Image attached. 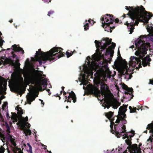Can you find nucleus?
<instances>
[{
  "label": "nucleus",
  "mask_w": 153,
  "mask_h": 153,
  "mask_svg": "<svg viewBox=\"0 0 153 153\" xmlns=\"http://www.w3.org/2000/svg\"><path fill=\"white\" fill-rule=\"evenodd\" d=\"M125 7V8L129 10L127 14L129 18L132 20L131 22L127 21L124 23L125 25H127L128 31L130 32L131 34L133 32L134 25H137L139 22H142L147 23L150 17V14L148 13L145 11L144 8L142 6L140 7L137 6L136 7Z\"/></svg>",
  "instance_id": "7ed1b4c3"
},
{
  "label": "nucleus",
  "mask_w": 153,
  "mask_h": 153,
  "mask_svg": "<svg viewBox=\"0 0 153 153\" xmlns=\"http://www.w3.org/2000/svg\"><path fill=\"white\" fill-rule=\"evenodd\" d=\"M73 54V53H69L67 51L66 52V54L67 56V57L68 58L71 56Z\"/></svg>",
  "instance_id": "393cba45"
},
{
  "label": "nucleus",
  "mask_w": 153,
  "mask_h": 153,
  "mask_svg": "<svg viewBox=\"0 0 153 153\" xmlns=\"http://www.w3.org/2000/svg\"><path fill=\"white\" fill-rule=\"evenodd\" d=\"M115 44L112 42L111 46H109L105 51V55H109V57L110 58H111L113 56L114 53V50L115 47Z\"/></svg>",
  "instance_id": "ddd939ff"
},
{
  "label": "nucleus",
  "mask_w": 153,
  "mask_h": 153,
  "mask_svg": "<svg viewBox=\"0 0 153 153\" xmlns=\"http://www.w3.org/2000/svg\"><path fill=\"white\" fill-rule=\"evenodd\" d=\"M16 109L17 110L18 115L15 113H12L11 118L13 120V122H17L18 120L17 124L20 127L22 130H23L25 135H30L31 132L29 129L30 125L27 122L28 120L27 117L26 116L25 118L22 116V114H23V112L21 108L17 106L16 108Z\"/></svg>",
  "instance_id": "0eeeda50"
},
{
  "label": "nucleus",
  "mask_w": 153,
  "mask_h": 153,
  "mask_svg": "<svg viewBox=\"0 0 153 153\" xmlns=\"http://www.w3.org/2000/svg\"><path fill=\"white\" fill-rule=\"evenodd\" d=\"M10 142L12 145V147L14 153H23L20 149L16 146V144L15 141V140L12 138L10 139Z\"/></svg>",
  "instance_id": "4468645a"
},
{
  "label": "nucleus",
  "mask_w": 153,
  "mask_h": 153,
  "mask_svg": "<svg viewBox=\"0 0 153 153\" xmlns=\"http://www.w3.org/2000/svg\"><path fill=\"white\" fill-rule=\"evenodd\" d=\"M88 22L90 23L91 24H92V23H93V24H94L93 21L91 19H89L88 21L86 20H85V23L84 26V28L85 30L88 29L89 28V26L88 25Z\"/></svg>",
  "instance_id": "a211bd4d"
},
{
  "label": "nucleus",
  "mask_w": 153,
  "mask_h": 153,
  "mask_svg": "<svg viewBox=\"0 0 153 153\" xmlns=\"http://www.w3.org/2000/svg\"><path fill=\"white\" fill-rule=\"evenodd\" d=\"M12 57L13 59L11 58L10 59L8 63L12 66H13L16 69L13 74V81L14 83L16 85V91L20 95L22 94L24 92V89L23 88L24 84V82L23 78L22 77V72L23 70L20 68V64L19 62V60L16 55L14 54L13 51L12 52Z\"/></svg>",
  "instance_id": "423d86ee"
},
{
  "label": "nucleus",
  "mask_w": 153,
  "mask_h": 153,
  "mask_svg": "<svg viewBox=\"0 0 153 153\" xmlns=\"http://www.w3.org/2000/svg\"><path fill=\"white\" fill-rule=\"evenodd\" d=\"M54 13V12L53 11L51 10L48 13V15L49 16H50V15Z\"/></svg>",
  "instance_id": "bb28decb"
},
{
  "label": "nucleus",
  "mask_w": 153,
  "mask_h": 153,
  "mask_svg": "<svg viewBox=\"0 0 153 153\" xmlns=\"http://www.w3.org/2000/svg\"><path fill=\"white\" fill-rule=\"evenodd\" d=\"M35 72L38 76V78L36 81L35 84L36 86L38 89L40 91H42V85H43L44 88L43 90L46 89V87L47 85L51 86L50 85L47 84V79L44 78L42 76L43 73L42 71L36 70L35 71Z\"/></svg>",
  "instance_id": "9d476101"
},
{
  "label": "nucleus",
  "mask_w": 153,
  "mask_h": 153,
  "mask_svg": "<svg viewBox=\"0 0 153 153\" xmlns=\"http://www.w3.org/2000/svg\"><path fill=\"white\" fill-rule=\"evenodd\" d=\"M98 96V99L99 100H101V97H102V101H103L104 103H103L102 104V106L104 107V108H105L106 107L107 108H108L110 106H112L113 108L114 109H117V107L120 105V103L118 102L116 100H111L110 99L109 96V99H108V102H107L105 101V99H103L102 97L101 96V94H100L101 96L100 97V95L99 94L97 95Z\"/></svg>",
  "instance_id": "9b49d317"
},
{
  "label": "nucleus",
  "mask_w": 153,
  "mask_h": 153,
  "mask_svg": "<svg viewBox=\"0 0 153 153\" xmlns=\"http://www.w3.org/2000/svg\"><path fill=\"white\" fill-rule=\"evenodd\" d=\"M60 97H59V100H60Z\"/></svg>",
  "instance_id": "49530a36"
},
{
  "label": "nucleus",
  "mask_w": 153,
  "mask_h": 153,
  "mask_svg": "<svg viewBox=\"0 0 153 153\" xmlns=\"http://www.w3.org/2000/svg\"><path fill=\"white\" fill-rule=\"evenodd\" d=\"M1 61L0 60V65H1Z\"/></svg>",
  "instance_id": "58836bf2"
},
{
  "label": "nucleus",
  "mask_w": 153,
  "mask_h": 153,
  "mask_svg": "<svg viewBox=\"0 0 153 153\" xmlns=\"http://www.w3.org/2000/svg\"><path fill=\"white\" fill-rule=\"evenodd\" d=\"M13 47L12 50L14 51L21 52L22 54L24 53V51L19 47H18L16 45H14L12 46Z\"/></svg>",
  "instance_id": "f3484780"
},
{
  "label": "nucleus",
  "mask_w": 153,
  "mask_h": 153,
  "mask_svg": "<svg viewBox=\"0 0 153 153\" xmlns=\"http://www.w3.org/2000/svg\"><path fill=\"white\" fill-rule=\"evenodd\" d=\"M38 96V94L36 95L32 92L28 93L26 97L28 103L31 104V102L34 100L36 97Z\"/></svg>",
  "instance_id": "2eb2a0df"
},
{
  "label": "nucleus",
  "mask_w": 153,
  "mask_h": 153,
  "mask_svg": "<svg viewBox=\"0 0 153 153\" xmlns=\"http://www.w3.org/2000/svg\"><path fill=\"white\" fill-rule=\"evenodd\" d=\"M147 130H146V131H144V133H147Z\"/></svg>",
  "instance_id": "473e14b6"
},
{
  "label": "nucleus",
  "mask_w": 153,
  "mask_h": 153,
  "mask_svg": "<svg viewBox=\"0 0 153 153\" xmlns=\"http://www.w3.org/2000/svg\"><path fill=\"white\" fill-rule=\"evenodd\" d=\"M39 100L41 101V104L44 105V102H43V101L41 99H39Z\"/></svg>",
  "instance_id": "c756f323"
},
{
  "label": "nucleus",
  "mask_w": 153,
  "mask_h": 153,
  "mask_svg": "<svg viewBox=\"0 0 153 153\" xmlns=\"http://www.w3.org/2000/svg\"><path fill=\"white\" fill-rule=\"evenodd\" d=\"M119 52V50H118V52Z\"/></svg>",
  "instance_id": "09e8293b"
},
{
  "label": "nucleus",
  "mask_w": 153,
  "mask_h": 153,
  "mask_svg": "<svg viewBox=\"0 0 153 153\" xmlns=\"http://www.w3.org/2000/svg\"><path fill=\"white\" fill-rule=\"evenodd\" d=\"M127 151H125V152H124L123 153H128L127 152Z\"/></svg>",
  "instance_id": "c9c22d12"
},
{
  "label": "nucleus",
  "mask_w": 153,
  "mask_h": 153,
  "mask_svg": "<svg viewBox=\"0 0 153 153\" xmlns=\"http://www.w3.org/2000/svg\"><path fill=\"white\" fill-rule=\"evenodd\" d=\"M63 92H64L63 95H65V97L66 99L65 100V102H66L67 101V100H68L67 102H71V98L73 100V102H74L75 103L76 102V97L75 94L73 92L71 91V92L68 93L69 95L68 96H67V94H66V93L65 91H63Z\"/></svg>",
  "instance_id": "f8f14e48"
},
{
  "label": "nucleus",
  "mask_w": 153,
  "mask_h": 153,
  "mask_svg": "<svg viewBox=\"0 0 153 153\" xmlns=\"http://www.w3.org/2000/svg\"><path fill=\"white\" fill-rule=\"evenodd\" d=\"M9 22L11 23L12 22L13 20H11L9 21Z\"/></svg>",
  "instance_id": "72a5a7b5"
},
{
  "label": "nucleus",
  "mask_w": 153,
  "mask_h": 153,
  "mask_svg": "<svg viewBox=\"0 0 153 153\" xmlns=\"http://www.w3.org/2000/svg\"><path fill=\"white\" fill-rule=\"evenodd\" d=\"M4 105H7V103H6V104H4Z\"/></svg>",
  "instance_id": "a18cd8bd"
},
{
  "label": "nucleus",
  "mask_w": 153,
  "mask_h": 153,
  "mask_svg": "<svg viewBox=\"0 0 153 153\" xmlns=\"http://www.w3.org/2000/svg\"><path fill=\"white\" fill-rule=\"evenodd\" d=\"M3 86H4V87H5L6 86V85L5 84H4L3 85Z\"/></svg>",
  "instance_id": "e433bc0d"
},
{
  "label": "nucleus",
  "mask_w": 153,
  "mask_h": 153,
  "mask_svg": "<svg viewBox=\"0 0 153 153\" xmlns=\"http://www.w3.org/2000/svg\"><path fill=\"white\" fill-rule=\"evenodd\" d=\"M62 50L61 48L54 47L49 51L45 52L40 49L36 51L34 58H31V60L33 61L39 62L40 65L45 63L48 60L53 62L64 55Z\"/></svg>",
  "instance_id": "39448f33"
},
{
  "label": "nucleus",
  "mask_w": 153,
  "mask_h": 153,
  "mask_svg": "<svg viewBox=\"0 0 153 153\" xmlns=\"http://www.w3.org/2000/svg\"><path fill=\"white\" fill-rule=\"evenodd\" d=\"M114 18L108 14H106L104 15L102 18L101 19L102 21V26L105 28V30L108 32H111L112 30L111 28H114L115 27H112L110 26V25L112 24L114 21Z\"/></svg>",
  "instance_id": "1a4fd4ad"
},
{
  "label": "nucleus",
  "mask_w": 153,
  "mask_h": 153,
  "mask_svg": "<svg viewBox=\"0 0 153 153\" xmlns=\"http://www.w3.org/2000/svg\"><path fill=\"white\" fill-rule=\"evenodd\" d=\"M5 149L2 146H0V153H4Z\"/></svg>",
  "instance_id": "b1692460"
},
{
  "label": "nucleus",
  "mask_w": 153,
  "mask_h": 153,
  "mask_svg": "<svg viewBox=\"0 0 153 153\" xmlns=\"http://www.w3.org/2000/svg\"><path fill=\"white\" fill-rule=\"evenodd\" d=\"M126 133L124 134H122L123 139H124L126 138L127 139L125 140V143L128 145L127 149H128V152L129 153H137L138 152H140L141 151V149L140 148L139 146H138L136 144H133L131 145V138L133 137L134 135V131H132L131 132L127 133L126 131Z\"/></svg>",
  "instance_id": "6e6552de"
},
{
  "label": "nucleus",
  "mask_w": 153,
  "mask_h": 153,
  "mask_svg": "<svg viewBox=\"0 0 153 153\" xmlns=\"http://www.w3.org/2000/svg\"><path fill=\"white\" fill-rule=\"evenodd\" d=\"M42 146L43 147H44V149H46L47 148V146H45V145H43V144H42Z\"/></svg>",
  "instance_id": "7c9ffc66"
},
{
  "label": "nucleus",
  "mask_w": 153,
  "mask_h": 153,
  "mask_svg": "<svg viewBox=\"0 0 153 153\" xmlns=\"http://www.w3.org/2000/svg\"><path fill=\"white\" fill-rule=\"evenodd\" d=\"M95 43L97 48L96 53L92 56V58L88 56L86 58L85 64L82 67V69L84 73L82 72L80 74V77L79 78V80L81 82L80 85L83 84L84 85L83 88L84 90H87L92 94H99L100 97L101 96L103 99H105V101L108 102L109 94L108 89L107 85L102 83L101 84V91L98 89L96 86H93L90 84L88 85V82L86 79L90 76L91 78H94L93 71H96L94 74V77L100 78L101 76L105 77L108 76L109 77L111 74V72L108 68V64L107 61H101L99 63V61L101 59L102 52L105 50L107 47L111 43V39L108 38L105 39L100 42L96 40Z\"/></svg>",
  "instance_id": "f257e3e1"
},
{
  "label": "nucleus",
  "mask_w": 153,
  "mask_h": 153,
  "mask_svg": "<svg viewBox=\"0 0 153 153\" xmlns=\"http://www.w3.org/2000/svg\"><path fill=\"white\" fill-rule=\"evenodd\" d=\"M48 151V152H49V153H51V151Z\"/></svg>",
  "instance_id": "a19ab883"
},
{
  "label": "nucleus",
  "mask_w": 153,
  "mask_h": 153,
  "mask_svg": "<svg viewBox=\"0 0 153 153\" xmlns=\"http://www.w3.org/2000/svg\"><path fill=\"white\" fill-rule=\"evenodd\" d=\"M143 152L144 153L145 150H143Z\"/></svg>",
  "instance_id": "79ce46f5"
},
{
  "label": "nucleus",
  "mask_w": 153,
  "mask_h": 153,
  "mask_svg": "<svg viewBox=\"0 0 153 153\" xmlns=\"http://www.w3.org/2000/svg\"><path fill=\"white\" fill-rule=\"evenodd\" d=\"M151 23L146 26V29L149 34L140 36L135 41V46L137 49L135 55L138 56V58L134 56L130 58L128 64L126 61L121 63L120 71L122 77L127 80L130 79L133 70L135 68L139 69L142 64L144 67L149 64L151 60L149 56L143 57L146 54L148 48L152 54H153V27Z\"/></svg>",
  "instance_id": "f03ea898"
},
{
  "label": "nucleus",
  "mask_w": 153,
  "mask_h": 153,
  "mask_svg": "<svg viewBox=\"0 0 153 153\" xmlns=\"http://www.w3.org/2000/svg\"><path fill=\"white\" fill-rule=\"evenodd\" d=\"M62 91H61V93H62Z\"/></svg>",
  "instance_id": "8fccbe9b"
},
{
  "label": "nucleus",
  "mask_w": 153,
  "mask_h": 153,
  "mask_svg": "<svg viewBox=\"0 0 153 153\" xmlns=\"http://www.w3.org/2000/svg\"><path fill=\"white\" fill-rule=\"evenodd\" d=\"M15 26V27H16V28H17V26Z\"/></svg>",
  "instance_id": "37998d69"
},
{
  "label": "nucleus",
  "mask_w": 153,
  "mask_h": 153,
  "mask_svg": "<svg viewBox=\"0 0 153 153\" xmlns=\"http://www.w3.org/2000/svg\"><path fill=\"white\" fill-rule=\"evenodd\" d=\"M116 152H113L114 149H113L111 151L110 150H107V152H106V153H120V151L119 149H116Z\"/></svg>",
  "instance_id": "aec40b11"
},
{
  "label": "nucleus",
  "mask_w": 153,
  "mask_h": 153,
  "mask_svg": "<svg viewBox=\"0 0 153 153\" xmlns=\"http://www.w3.org/2000/svg\"><path fill=\"white\" fill-rule=\"evenodd\" d=\"M134 45H132L130 47V48H134Z\"/></svg>",
  "instance_id": "2f4dec72"
},
{
  "label": "nucleus",
  "mask_w": 153,
  "mask_h": 153,
  "mask_svg": "<svg viewBox=\"0 0 153 153\" xmlns=\"http://www.w3.org/2000/svg\"><path fill=\"white\" fill-rule=\"evenodd\" d=\"M64 87L63 86H62V90H63L64 89Z\"/></svg>",
  "instance_id": "f704fd0d"
},
{
  "label": "nucleus",
  "mask_w": 153,
  "mask_h": 153,
  "mask_svg": "<svg viewBox=\"0 0 153 153\" xmlns=\"http://www.w3.org/2000/svg\"><path fill=\"white\" fill-rule=\"evenodd\" d=\"M137 110H139V109H137Z\"/></svg>",
  "instance_id": "de8ad7c7"
},
{
  "label": "nucleus",
  "mask_w": 153,
  "mask_h": 153,
  "mask_svg": "<svg viewBox=\"0 0 153 153\" xmlns=\"http://www.w3.org/2000/svg\"><path fill=\"white\" fill-rule=\"evenodd\" d=\"M49 88H50V86H49Z\"/></svg>",
  "instance_id": "3c124183"
},
{
  "label": "nucleus",
  "mask_w": 153,
  "mask_h": 153,
  "mask_svg": "<svg viewBox=\"0 0 153 153\" xmlns=\"http://www.w3.org/2000/svg\"><path fill=\"white\" fill-rule=\"evenodd\" d=\"M149 84H151L153 85V79L149 80Z\"/></svg>",
  "instance_id": "cd10ccee"
},
{
  "label": "nucleus",
  "mask_w": 153,
  "mask_h": 153,
  "mask_svg": "<svg viewBox=\"0 0 153 153\" xmlns=\"http://www.w3.org/2000/svg\"><path fill=\"white\" fill-rule=\"evenodd\" d=\"M129 108L130 110V112L131 113H133L136 112V108L135 107L132 108V107L131 106H129Z\"/></svg>",
  "instance_id": "4be33fe9"
},
{
  "label": "nucleus",
  "mask_w": 153,
  "mask_h": 153,
  "mask_svg": "<svg viewBox=\"0 0 153 153\" xmlns=\"http://www.w3.org/2000/svg\"><path fill=\"white\" fill-rule=\"evenodd\" d=\"M43 76L45 77L46 76L45 75H43Z\"/></svg>",
  "instance_id": "c03bdc74"
},
{
  "label": "nucleus",
  "mask_w": 153,
  "mask_h": 153,
  "mask_svg": "<svg viewBox=\"0 0 153 153\" xmlns=\"http://www.w3.org/2000/svg\"><path fill=\"white\" fill-rule=\"evenodd\" d=\"M147 129L149 130V132H151L152 134V136H150L149 139L147 140V142L150 141L151 142H152L153 140V124H149L147 127Z\"/></svg>",
  "instance_id": "dca6fc26"
},
{
  "label": "nucleus",
  "mask_w": 153,
  "mask_h": 153,
  "mask_svg": "<svg viewBox=\"0 0 153 153\" xmlns=\"http://www.w3.org/2000/svg\"><path fill=\"white\" fill-rule=\"evenodd\" d=\"M49 88H50V86H49Z\"/></svg>",
  "instance_id": "603ef678"
},
{
  "label": "nucleus",
  "mask_w": 153,
  "mask_h": 153,
  "mask_svg": "<svg viewBox=\"0 0 153 153\" xmlns=\"http://www.w3.org/2000/svg\"><path fill=\"white\" fill-rule=\"evenodd\" d=\"M138 153H142V152L141 151H140V152H138Z\"/></svg>",
  "instance_id": "4c0bfd02"
},
{
  "label": "nucleus",
  "mask_w": 153,
  "mask_h": 153,
  "mask_svg": "<svg viewBox=\"0 0 153 153\" xmlns=\"http://www.w3.org/2000/svg\"><path fill=\"white\" fill-rule=\"evenodd\" d=\"M127 106L126 105L121 106L119 108L118 116L112 119H111L113 116L112 112L110 111L105 114V116L111 122V132L113 134H116L118 138L121 136L122 134L126 131L125 126L124 124H125L126 122L125 118L126 116L125 113L127 110Z\"/></svg>",
  "instance_id": "20e7f679"
},
{
  "label": "nucleus",
  "mask_w": 153,
  "mask_h": 153,
  "mask_svg": "<svg viewBox=\"0 0 153 153\" xmlns=\"http://www.w3.org/2000/svg\"><path fill=\"white\" fill-rule=\"evenodd\" d=\"M109 16H111V17H112L114 19V21H115V22L116 23H117L118 22V21H119V19H115L113 17V16L111 15H108Z\"/></svg>",
  "instance_id": "a878e982"
},
{
  "label": "nucleus",
  "mask_w": 153,
  "mask_h": 153,
  "mask_svg": "<svg viewBox=\"0 0 153 153\" xmlns=\"http://www.w3.org/2000/svg\"><path fill=\"white\" fill-rule=\"evenodd\" d=\"M123 89L128 91V92H126V93L128 94H131L132 93L133 90V89L128 88L126 85L123 84Z\"/></svg>",
  "instance_id": "6ab92c4d"
},
{
  "label": "nucleus",
  "mask_w": 153,
  "mask_h": 153,
  "mask_svg": "<svg viewBox=\"0 0 153 153\" xmlns=\"http://www.w3.org/2000/svg\"><path fill=\"white\" fill-rule=\"evenodd\" d=\"M27 145L29 147V149L27 150L28 152H29L30 153H33L32 151V148L31 146L29 143H27Z\"/></svg>",
  "instance_id": "5701e85b"
},
{
  "label": "nucleus",
  "mask_w": 153,
  "mask_h": 153,
  "mask_svg": "<svg viewBox=\"0 0 153 153\" xmlns=\"http://www.w3.org/2000/svg\"><path fill=\"white\" fill-rule=\"evenodd\" d=\"M46 91L48 93V94L49 95H50L51 94V92H50V90L49 89H47L46 90Z\"/></svg>",
  "instance_id": "c85d7f7f"
},
{
  "label": "nucleus",
  "mask_w": 153,
  "mask_h": 153,
  "mask_svg": "<svg viewBox=\"0 0 153 153\" xmlns=\"http://www.w3.org/2000/svg\"><path fill=\"white\" fill-rule=\"evenodd\" d=\"M66 108H68V106H67L66 107Z\"/></svg>",
  "instance_id": "ea45409f"
},
{
  "label": "nucleus",
  "mask_w": 153,
  "mask_h": 153,
  "mask_svg": "<svg viewBox=\"0 0 153 153\" xmlns=\"http://www.w3.org/2000/svg\"><path fill=\"white\" fill-rule=\"evenodd\" d=\"M2 35V34L0 31V47L1 46L4 42V41L2 39L1 37V36Z\"/></svg>",
  "instance_id": "412c9836"
}]
</instances>
